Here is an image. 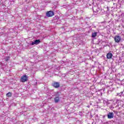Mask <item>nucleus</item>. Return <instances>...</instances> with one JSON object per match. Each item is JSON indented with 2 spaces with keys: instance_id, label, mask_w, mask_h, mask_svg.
Wrapping results in <instances>:
<instances>
[{
  "instance_id": "15",
  "label": "nucleus",
  "mask_w": 124,
  "mask_h": 124,
  "mask_svg": "<svg viewBox=\"0 0 124 124\" xmlns=\"http://www.w3.org/2000/svg\"><path fill=\"white\" fill-rule=\"evenodd\" d=\"M123 94V92H121L120 93H118L117 95L118 96H122V95Z\"/></svg>"
},
{
  "instance_id": "18",
  "label": "nucleus",
  "mask_w": 124,
  "mask_h": 124,
  "mask_svg": "<svg viewBox=\"0 0 124 124\" xmlns=\"http://www.w3.org/2000/svg\"><path fill=\"white\" fill-rule=\"evenodd\" d=\"M92 37H93V32L92 33Z\"/></svg>"
},
{
  "instance_id": "12",
  "label": "nucleus",
  "mask_w": 124,
  "mask_h": 124,
  "mask_svg": "<svg viewBox=\"0 0 124 124\" xmlns=\"http://www.w3.org/2000/svg\"><path fill=\"white\" fill-rule=\"evenodd\" d=\"M6 96L7 97H11V96H12V93L9 92L6 94Z\"/></svg>"
},
{
  "instance_id": "10",
  "label": "nucleus",
  "mask_w": 124,
  "mask_h": 124,
  "mask_svg": "<svg viewBox=\"0 0 124 124\" xmlns=\"http://www.w3.org/2000/svg\"><path fill=\"white\" fill-rule=\"evenodd\" d=\"M99 32V31L98 30H97L96 31H94L93 32V38H95V37L97 35V34Z\"/></svg>"
},
{
  "instance_id": "19",
  "label": "nucleus",
  "mask_w": 124,
  "mask_h": 124,
  "mask_svg": "<svg viewBox=\"0 0 124 124\" xmlns=\"http://www.w3.org/2000/svg\"><path fill=\"white\" fill-rule=\"evenodd\" d=\"M108 9H109V7H107Z\"/></svg>"
},
{
  "instance_id": "3",
  "label": "nucleus",
  "mask_w": 124,
  "mask_h": 124,
  "mask_svg": "<svg viewBox=\"0 0 124 124\" xmlns=\"http://www.w3.org/2000/svg\"><path fill=\"white\" fill-rule=\"evenodd\" d=\"M40 42H41L40 41V40L38 39V40H35V41H34L33 42H32L31 43V45H38V44H39V43H40Z\"/></svg>"
},
{
  "instance_id": "2",
  "label": "nucleus",
  "mask_w": 124,
  "mask_h": 124,
  "mask_svg": "<svg viewBox=\"0 0 124 124\" xmlns=\"http://www.w3.org/2000/svg\"><path fill=\"white\" fill-rule=\"evenodd\" d=\"M56 96L54 99V101L55 103H58L60 101V94H59V93H57Z\"/></svg>"
},
{
  "instance_id": "6",
  "label": "nucleus",
  "mask_w": 124,
  "mask_h": 124,
  "mask_svg": "<svg viewBox=\"0 0 124 124\" xmlns=\"http://www.w3.org/2000/svg\"><path fill=\"white\" fill-rule=\"evenodd\" d=\"M28 81V76L24 75L21 77V82H26Z\"/></svg>"
},
{
  "instance_id": "20",
  "label": "nucleus",
  "mask_w": 124,
  "mask_h": 124,
  "mask_svg": "<svg viewBox=\"0 0 124 124\" xmlns=\"http://www.w3.org/2000/svg\"><path fill=\"white\" fill-rule=\"evenodd\" d=\"M93 59V56L92 57Z\"/></svg>"
},
{
  "instance_id": "5",
  "label": "nucleus",
  "mask_w": 124,
  "mask_h": 124,
  "mask_svg": "<svg viewBox=\"0 0 124 124\" xmlns=\"http://www.w3.org/2000/svg\"><path fill=\"white\" fill-rule=\"evenodd\" d=\"M52 86L56 89H58V88H60V82H55L52 84Z\"/></svg>"
},
{
  "instance_id": "4",
  "label": "nucleus",
  "mask_w": 124,
  "mask_h": 124,
  "mask_svg": "<svg viewBox=\"0 0 124 124\" xmlns=\"http://www.w3.org/2000/svg\"><path fill=\"white\" fill-rule=\"evenodd\" d=\"M46 16L47 17H52L54 16V12H53L52 11L47 12L46 13Z\"/></svg>"
},
{
  "instance_id": "17",
  "label": "nucleus",
  "mask_w": 124,
  "mask_h": 124,
  "mask_svg": "<svg viewBox=\"0 0 124 124\" xmlns=\"http://www.w3.org/2000/svg\"><path fill=\"white\" fill-rule=\"evenodd\" d=\"M92 10L93 11V6H92Z\"/></svg>"
},
{
  "instance_id": "13",
  "label": "nucleus",
  "mask_w": 124,
  "mask_h": 124,
  "mask_svg": "<svg viewBox=\"0 0 124 124\" xmlns=\"http://www.w3.org/2000/svg\"><path fill=\"white\" fill-rule=\"evenodd\" d=\"M95 93H96V94H98V95H100V94H102V93H101L100 90L96 91Z\"/></svg>"
},
{
  "instance_id": "14",
  "label": "nucleus",
  "mask_w": 124,
  "mask_h": 124,
  "mask_svg": "<svg viewBox=\"0 0 124 124\" xmlns=\"http://www.w3.org/2000/svg\"><path fill=\"white\" fill-rule=\"evenodd\" d=\"M5 59L6 62H8V61H9V60H10V57L7 56Z\"/></svg>"
},
{
  "instance_id": "1",
  "label": "nucleus",
  "mask_w": 124,
  "mask_h": 124,
  "mask_svg": "<svg viewBox=\"0 0 124 124\" xmlns=\"http://www.w3.org/2000/svg\"><path fill=\"white\" fill-rule=\"evenodd\" d=\"M114 41L116 42V43H119L121 40H122V37L120 35H116L114 37Z\"/></svg>"
},
{
  "instance_id": "11",
  "label": "nucleus",
  "mask_w": 124,
  "mask_h": 124,
  "mask_svg": "<svg viewBox=\"0 0 124 124\" xmlns=\"http://www.w3.org/2000/svg\"><path fill=\"white\" fill-rule=\"evenodd\" d=\"M112 105H119L118 103V100H115L113 101V103H112Z\"/></svg>"
},
{
  "instance_id": "9",
  "label": "nucleus",
  "mask_w": 124,
  "mask_h": 124,
  "mask_svg": "<svg viewBox=\"0 0 124 124\" xmlns=\"http://www.w3.org/2000/svg\"><path fill=\"white\" fill-rule=\"evenodd\" d=\"M99 10V8H97V7H95L94 11H93L94 14H95V15H96V13L98 12Z\"/></svg>"
},
{
  "instance_id": "16",
  "label": "nucleus",
  "mask_w": 124,
  "mask_h": 124,
  "mask_svg": "<svg viewBox=\"0 0 124 124\" xmlns=\"http://www.w3.org/2000/svg\"><path fill=\"white\" fill-rule=\"evenodd\" d=\"M50 2H51V1L50 0L46 1V3H50Z\"/></svg>"
},
{
  "instance_id": "8",
  "label": "nucleus",
  "mask_w": 124,
  "mask_h": 124,
  "mask_svg": "<svg viewBox=\"0 0 124 124\" xmlns=\"http://www.w3.org/2000/svg\"><path fill=\"white\" fill-rule=\"evenodd\" d=\"M112 57H113V54H112L111 53H108L107 55V59H112Z\"/></svg>"
},
{
  "instance_id": "7",
  "label": "nucleus",
  "mask_w": 124,
  "mask_h": 124,
  "mask_svg": "<svg viewBox=\"0 0 124 124\" xmlns=\"http://www.w3.org/2000/svg\"><path fill=\"white\" fill-rule=\"evenodd\" d=\"M108 119H113L114 118V113L113 112H109L108 115Z\"/></svg>"
},
{
  "instance_id": "21",
  "label": "nucleus",
  "mask_w": 124,
  "mask_h": 124,
  "mask_svg": "<svg viewBox=\"0 0 124 124\" xmlns=\"http://www.w3.org/2000/svg\"><path fill=\"white\" fill-rule=\"evenodd\" d=\"M94 28H96V27H95V26H94Z\"/></svg>"
}]
</instances>
